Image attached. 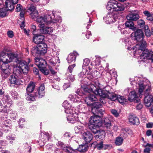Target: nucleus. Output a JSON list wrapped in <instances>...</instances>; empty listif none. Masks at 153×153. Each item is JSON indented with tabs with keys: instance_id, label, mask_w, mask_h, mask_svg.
I'll return each mask as SVG.
<instances>
[{
	"instance_id": "obj_1",
	"label": "nucleus",
	"mask_w": 153,
	"mask_h": 153,
	"mask_svg": "<svg viewBox=\"0 0 153 153\" xmlns=\"http://www.w3.org/2000/svg\"><path fill=\"white\" fill-rule=\"evenodd\" d=\"M52 15H49L44 17H38L37 19V22L39 23L38 27L40 28V32L45 34H50L53 31V29L51 27L46 26L50 25L52 26L56 24L57 25L59 23L62 22V19L60 17L57 18H55L54 13L51 12Z\"/></svg>"
},
{
	"instance_id": "obj_2",
	"label": "nucleus",
	"mask_w": 153,
	"mask_h": 153,
	"mask_svg": "<svg viewBox=\"0 0 153 153\" xmlns=\"http://www.w3.org/2000/svg\"><path fill=\"white\" fill-rule=\"evenodd\" d=\"M143 79L142 78L136 77L134 81L131 82V84L134 85V83H136L138 85L139 97L140 98L142 97V93L144 90V103L146 106L149 107L153 102V96L150 94L152 91L150 86L149 85H147Z\"/></svg>"
},
{
	"instance_id": "obj_3",
	"label": "nucleus",
	"mask_w": 153,
	"mask_h": 153,
	"mask_svg": "<svg viewBox=\"0 0 153 153\" xmlns=\"http://www.w3.org/2000/svg\"><path fill=\"white\" fill-rule=\"evenodd\" d=\"M132 39L137 41L139 43L134 47L133 46V45L131 43L130 44L129 42H128L126 44V46H128L127 48L129 50H134L135 49V53H139L140 51L141 52L144 48L146 46V42L143 40L144 37V33L141 29H138L132 33L131 34Z\"/></svg>"
},
{
	"instance_id": "obj_4",
	"label": "nucleus",
	"mask_w": 153,
	"mask_h": 153,
	"mask_svg": "<svg viewBox=\"0 0 153 153\" xmlns=\"http://www.w3.org/2000/svg\"><path fill=\"white\" fill-rule=\"evenodd\" d=\"M95 84V82H94ZM92 85H94L93 84H88L86 87L82 88L83 90L86 93V94L88 96L86 98L85 102L87 105L92 106V109L96 108L97 110L99 108H101L102 106V104L99 102H95L94 103H91V102L94 101H95L97 100L98 97H101L99 94H96L93 90H92L90 87Z\"/></svg>"
},
{
	"instance_id": "obj_5",
	"label": "nucleus",
	"mask_w": 153,
	"mask_h": 153,
	"mask_svg": "<svg viewBox=\"0 0 153 153\" xmlns=\"http://www.w3.org/2000/svg\"><path fill=\"white\" fill-rule=\"evenodd\" d=\"M90 87L96 94H99L102 98H107L113 101H115L117 99L118 96L116 94L111 93L105 89L102 90L101 89V85L97 80L95 82V85H92Z\"/></svg>"
},
{
	"instance_id": "obj_6",
	"label": "nucleus",
	"mask_w": 153,
	"mask_h": 153,
	"mask_svg": "<svg viewBox=\"0 0 153 153\" xmlns=\"http://www.w3.org/2000/svg\"><path fill=\"white\" fill-rule=\"evenodd\" d=\"M62 106L65 109V112L67 114V120L69 122L71 123H75L77 120L78 115L76 112L74 107L66 100L62 104Z\"/></svg>"
},
{
	"instance_id": "obj_7",
	"label": "nucleus",
	"mask_w": 153,
	"mask_h": 153,
	"mask_svg": "<svg viewBox=\"0 0 153 153\" xmlns=\"http://www.w3.org/2000/svg\"><path fill=\"white\" fill-rule=\"evenodd\" d=\"M17 57V55L14 53H6L2 51L0 53V68H1L2 66L13 61Z\"/></svg>"
},
{
	"instance_id": "obj_8",
	"label": "nucleus",
	"mask_w": 153,
	"mask_h": 153,
	"mask_svg": "<svg viewBox=\"0 0 153 153\" xmlns=\"http://www.w3.org/2000/svg\"><path fill=\"white\" fill-rule=\"evenodd\" d=\"M90 62V60L88 58L84 59L83 63L82 66V72L79 75L80 77V80L82 81V78H87L90 79L88 76L90 75L91 73L92 69L88 66Z\"/></svg>"
},
{
	"instance_id": "obj_9",
	"label": "nucleus",
	"mask_w": 153,
	"mask_h": 153,
	"mask_svg": "<svg viewBox=\"0 0 153 153\" xmlns=\"http://www.w3.org/2000/svg\"><path fill=\"white\" fill-rule=\"evenodd\" d=\"M106 9L108 10L118 12L125 9L124 6L115 0H110L107 3Z\"/></svg>"
},
{
	"instance_id": "obj_10",
	"label": "nucleus",
	"mask_w": 153,
	"mask_h": 153,
	"mask_svg": "<svg viewBox=\"0 0 153 153\" xmlns=\"http://www.w3.org/2000/svg\"><path fill=\"white\" fill-rule=\"evenodd\" d=\"M47 45L43 42L37 44L36 47L34 48L32 51V54L36 53L38 54H44L46 52Z\"/></svg>"
},
{
	"instance_id": "obj_11",
	"label": "nucleus",
	"mask_w": 153,
	"mask_h": 153,
	"mask_svg": "<svg viewBox=\"0 0 153 153\" xmlns=\"http://www.w3.org/2000/svg\"><path fill=\"white\" fill-rule=\"evenodd\" d=\"M18 68L16 72L18 73H23L25 74H26L29 70V67L26 62L24 60H21L19 63Z\"/></svg>"
},
{
	"instance_id": "obj_12",
	"label": "nucleus",
	"mask_w": 153,
	"mask_h": 153,
	"mask_svg": "<svg viewBox=\"0 0 153 153\" xmlns=\"http://www.w3.org/2000/svg\"><path fill=\"white\" fill-rule=\"evenodd\" d=\"M89 123L88 125H92L97 127H100L102 125L101 118L100 116L96 115L92 116L90 117Z\"/></svg>"
},
{
	"instance_id": "obj_13",
	"label": "nucleus",
	"mask_w": 153,
	"mask_h": 153,
	"mask_svg": "<svg viewBox=\"0 0 153 153\" xmlns=\"http://www.w3.org/2000/svg\"><path fill=\"white\" fill-rule=\"evenodd\" d=\"M146 47V46L144 48V49L141 52L140 51V53H135V49L134 50H135V53H134V54H140V53H141L142 52V53L140 55V57L141 60L143 62H145L148 59H150V51H149L147 49H145L143 51Z\"/></svg>"
},
{
	"instance_id": "obj_14",
	"label": "nucleus",
	"mask_w": 153,
	"mask_h": 153,
	"mask_svg": "<svg viewBox=\"0 0 153 153\" xmlns=\"http://www.w3.org/2000/svg\"><path fill=\"white\" fill-rule=\"evenodd\" d=\"M128 92L130 91V93H129L128 100L130 102H134L138 103L140 101V100L138 98V96L136 94L135 91H131L130 88H128L127 89Z\"/></svg>"
},
{
	"instance_id": "obj_15",
	"label": "nucleus",
	"mask_w": 153,
	"mask_h": 153,
	"mask_svg": "<svg viewBox=\"0 0 153 153\" xmlns=\"http://www.w3.org/2000/svg\"><path fill=\"white\" fill-rule=\"evenodd\" d=\"M35 64L40 69L44 68L46 67V62L45 60L42 58H36L35 59Z\"/></svg>"
},
{
	"instance_id": "obj_16",
	"label": "nucleus",
	"mask_w": 153,
	"mask_h": 153,
	"mask_svg": "<svg viewBox=\"0 0 153 153\" xmlns=\"http://www.w3.org/2000/svg\"><path fill=\"white\" fill-rule=\"evenodd\" d=\"M115 16L112 13H109L105 17H104V20L107 24H110L116 21Z\"/></svg>"
},
{
	"instance_id": "obj_17",
	"label": "nucleus",
	"mask_w": 153,
	"mask_h": 153,
	"mask_svg": "<svg viewBox=\"0 0 153 153\" xmlns=\"http://www.w3.org/2000/svg\"><path fill=\"white\" fill-rule=\"evenodd\" d=\"M33 37V41L36 44H38L43 42L44 39V36L41 34H37L34 35Z\"/></svg>"
},
{
	"instance_id": "obj_18",
	"label": "nucleus",
	"mask_w": 153,
	"mask_h": 153,
	"mask_svg": "<svg viewBox=\"0 0 153 153\" xmlns=\"http://www.w3.org/2000/svg\"><path fill=\"white\" fill-rule=\"evenodd\" d=\"M45 87L43 85H42L39 87L35 93V96L39 98H42L45 94L44 90Z\"/></svg>"
},
{
	"instance_id": "obj_19",
	"label": "nucleus",
	"mask_w": 153,
	"mask_h": 153,
	"mask_svg": "<svg viewBox=\"0 0 153 153\" xmlns=\"http://www.w3.org/2000/svg\"><path fill=\"white\" fill-rule=\"evenodd\" d=\"M126 17L128 20L135 21L137 20L140 17L137 13L134 12L129 14Z\"/></svg>"
},
{
	"instance_id": "obj_20",
	"label": "nucleus",
	"mask_w": 153,
	"mask_h": 153,
	"mask_svg": "<svg viewBox=\"0 0 153 153\" xmlns=\"http://www.w3.org/2000/svg\"><path fill=\"white\" fill-rule=\"evenodd\" d=\"M82 138L86 143H89L92 139V134L89 131L84 132L82 135Z\"/></svg>"
},
{
	"instance_id": "obj_21",
	"label": "nucleus",
	"mask_w": 153,
	"mask_h": 153,
	"mask_svg": "<svg viewBox=\"0 0 153 153\" xmlns=\"http://www.w3.org/2000/svg\"><path fill=\"white\" fill-rule=\"evenodd\" d=\"M40 140L42 142L43 144L41 146H43L46 142L48 140L49 136V134L46 132H42L41 133Z\"/></svg>"
},
{
	"instance_id": "obj_22",
	"label": "nucleus",
	"mask_w": 153,
	"mask_h": 153,
	"mask_svg": "<svg viewBox=\"0 0 153 153\" xmlns=\"http://www.w3.org/2000/svg\"><path fill=\"white\" fill-rule=\"evenodd\" d=\"M78 55L77 52L74 51L71 53L68 56L67 60L69 63H71L73 61H75L76 56Z\"/></svg>"
},
{
	"instance_id": "obj_23",
	"label": "nucleus",
	"mask_w": 153,
	"mask_h": 153,
	"mask_svg": "<svg viewBox=\"0 0 153 153\" xmlns=\"http://www.w3.org/2000/svg\"><path fill=\"white\" fill-rule=\"evenodd\" d=\"M129 122L131 124L137 125L139 124V120L138 118L135 116L130 115L128 118Z\"/></svg>"
},
{
	"instance_id": "obj_24",
	"label": "nucleus",
	"mask_w": 153,
	"mask_h": 153,
	"mask_svg": "<svg viewBox=\"0 0 153 153\" xmlns=\"http://www.w3.org/2000/svg\"><path fill=\"white\" fill-rule=\"evenodd\" d=\"M9 81L11 84L15 85H19L22 83V82L21 80L17 79L15 76L13 75H11L10 76Z\"/></svg>"
},
{
	"instance_id": "obj_25",
	"label": "nucleus",
	"mask_w": 153,
	"mask_h": 153,
	"mask_svg": "<svg viewBox=\"0 0 153 153\" xmlns=\"http://www.w3.org/2000/svg\"><path fill=\"white\" fill-rule=\"evenodd\" d=\"M77 94L80 97L81 93L80 92L77 93ZM70 100L74 102H77L80 101V97L76 95H70L68 97Z\"/></svg>"
},
{
	"instance_id": "obj_26",
	"label": "nucleus",
	"mask_w": 153,
	"mask_h": 153,
	"mask_svg": "<svg viewBox=\"0 0 153 153\" xmlns=\"http://www.w3.org/2000/svg\"><path fill=\"white\" fill-rule=\"evenodd\" d=\"M102 122V125L104 127L107 129H110L111 127V121L107 117H105L103 120Z\"/></svg>"
},
{
	"instance_id": "obj_27",
	"label": "nucleus",
	"mask_w": 153,
	"mask_h": 153,
	"mask_svg": "<svg viewBox=\"0 0 153 153\" xmlns=\"http://www.w3.org/2000/svg\"><path fill=\"white\" fill-rule=\"evenodd\" d=\"M5 65L2 66L1 69L2 70V75L4 78H6L7 76L10 74V70L9 68L7 67L6 68L4 67ZM7 65V66H8Z\"/></svg>"
},
{
	"instance_id": "obj_28",
	"label": "nucleus",
	"mask_w": 153,
	"mask_h": 153,
	"mask_svg": "<svg viewBox=\"0 0 153 153\" xmlns=\"http://www.w3.org/2000/svg\"><path fill=\"white\" fill-rule=\"evenodd\" d=\"M143 146L145 148L143 151L144 153H150L151 148H153V144L144 143L143 145Z\"/></svg>"
},
{
	"instance_id": "obj_29",
	"label": "nucleus",
	"mask_w": 153,
	"mask_h": 153,
	"mask_svg": "<svg viewBox=\"0 0 153 153\" xmlns=\"http://www.w3.org/2000/svg\"><path fill=\"white\" fill-rule=\"evenodd\" d=\"M5 4L7 10H11L14 9V6L13 5L15 4L13 3V2L10 0H7L5 1Z\"/></svg>"
},
{
	"instance_id": "obj_30",
	"label": "nucleus",
	"mask_w": 153,
	"mask_h": 153,
	"mask_svg": "<svg viewBox=\"0 0 153 153\" xmlns=\"http://www.w3.org/2000/svg\"><path fill=\"white\" fill-rule=\"evenodd\" d=\"M30 16H31L32 18L33 19H36V21L37 22V19L38 17H44L45 16H45H49V15H44L42 16H38V11H35L33 13H30Z\"/></svg>"
},
{
	"instance_id": "obj_31",
	"label": "nucleus",
	"mask_w": 153,
	"mask_h": 153,
	"mask_svg": "<svg viewBox=\"0 0 153 153\" xmlns=\"http://www.w3.org/2000/svg\"><path fill=\"white\" fill-rule=\"evenodd\" d=\"M125 25L126 27L129 28L132 30H136V27L134 26V23L132 21H126L125 23Z\"/></svg>"
},
{
	"instance_id": "obj_32",
	"label": "nucleus",
	"mask_w": 153,
	"mask_h": 153,
	"mask_svg": "<svg viewBox=\"0 0 153 153\" xmlns=\"http://www.w3.org/2000/svg\"><path fill=\"white\" fill-rule=\"evenodd\" d=\"M35 87V84L33 82H30L27 88V91L28 92L31 93L33 91Z\"/></svg>"
},
{
	"instance_id": "obj_33",
	"label": "nucleus",
	"mask_w": 153,
	"mask_h": 153,
	"mask_svg": "<svg viewBox=\"0 0 153 153\" xmlns=\"http://www.w3.org/2000/svg\"><path fill=\"white\" fill-rule=\"evenodd\" d=\"M123 141V138L121 137H118L116 138L115 143L117 146H120L122 144Z\"/></svg>"
},
{
	"instance_id": "obj_34",
	"label": "nucleus",
	"mask_w": 153,
	"mask_h": 153,
	"mask_svg": "<svg viewBox=\"0 0 153 153\" xmlns=\"http://www.w3.org/2000/svg\"><path fill=\"white\" fill-rule=\"evenodd\" d=\"M87 146L85 145H80L78 148V151L81 152H83L87 150Z\"/></svg>"
},
{
	"instance_id": "obj_35",
	"label": "nucleus",
	"mask_w": 153,
	"mask_h": 153,
	"mask_svg": "<svg viewBox=\"0 0 153 153\" xmlns=\"http://www.w3.org/2000/svg\"><path fill=\"white\" fill-rule=\"evenodd\" d=\"M89 129L92 131V132L95 134H99L100 131L95 128L97 126H92V125H88Z\"/></svg>"
},
{
	"instance_id": "obj_36",
	"label": "nucleus",
	"mask_w": 153,
	"mask_h": 153,
	"mask_svg": "<svg viewBox=\"0 0 153 153\" xmlns=\"http://www.w3.org/2000/svg\"><path fill=\"white\" fill-rule=\"evenodd\" d=\"M62 153H74V151L69 148L64 147Z\"/></svg>"
},
{
	"instance_id": "obj_37",
	"label": "nucleus",
	"mask_w": 153,
	"mask_h": 153,
	"mask_svg": "<svg viewBox=\"0 0 153 153\" xmlns=\"http://www.w3.org/2000/svg\"><path fill=\"white\" fill-rule=\"evenodd\" d=\"M7 10L5 8H3L0 9V16L3 17L6 16Z\"/></svg>"
},
{
	"instance_id": "obj_38",
	"label": "nucleus",
	"mask_w": 153,
	"mask_h": 153,
	"mask_svg": "<svg viewBox=\"0 0 153 153\" xmlns=\"http://www.w3.org/2000/svg\"><path fill=\"white\" fill-rule=\"evenodd\" d=\"M119 102L121 103H123L126 102V99H125L123 97L120 95L118 96L117 99Z\"/></svg>"
},
{
	"instance_id": "obj_39",
	"label": "nucleus",
	"mask_w": 153,
	"mask_h": 153,
	"mask_svg": "<svg viewBox=\"0 0 153 153\" xmlns=\"http://www.w3.org/2000/svg\"><path fill=\"white\" fill-rule=\"evenodd\" d=\"M83 130V127L81 126H76L74 128V130L76 133H79L81 132Z\"/></svg>"
},
{
	"instance_id": "obj_40",
	"label": "nucleus",
	"mask_w": 153,
	"mask_h": 153,
	"mask_svg": "<svg viewBox=\"0 0 153 153\" xmlns=\"http://www.w3.org/2000/svg\"><path fill=\"white\" fill-rule=\"evenodd\" d=\"M26 99L27 100L29 101H33L35 100V97L32 96L30 94H27L26 95Z\"/></svg>"
},
{
	"instance_id": "obj_41",
	"label": "nucleus",
	"mask_w": 153,
	"mask_h": 153,
	"mask_svg": "<svg viewBox=\"0 0 153 153\" xmlns=\"http://www.w3.org/2000/svg\"><path fill=\"white\" fill-rule=\"evenodd\" d=\"M59 49L56 46L52 49V53L53 55H58L59 54Z\"/></svg>"
},
{
	"instance_id": "obj_42",
	"label": "nucleus",
	"mask_w": 153,
	"mask_h": 153,
	"mask_svg": "<svg viewBox=\"0 0 153 153\" xmlns=\"http://www.w3.org/2000/svg\"><path fill=\"white\" fill-rule=\"evenodd\" d=\"M137 24L138 26L140 27H145V22L142 19H140L137 22Z\"/></svg>"
},
{
	"instance_id": "obj_43",
	"label": "nucleus",
	"mask_w": 153,
	"mask_h": 153,
	"mask_svg": "<svg viewBox=\"0 0 153 153\" xmlns=\"http://www.w3.org/2000/svg\"><path fill=\"white\" fill-rule=\"evenodd\" d=\"M10 94L13 97L14 99H17L19 97L17 93L15 91H12L10 92Z\"/></svg>"
},
{
	"instance_id": "obj_44",
	"label": "nucleus",
	"mask_w": 153,
	"mask_h": 153,
	"mask_svg": "<svg viewBox=\"0 0 153 153\" xmlns=\"http://www.w3.org/2000/svg\"><path fill=\"white\" fill-rule=\"evenodd\" d=\"M56 59L57 60L56 61H54V59L53 58L52 59L50 60L49 61L50 63L51 64V65H54L57 63H59V59L58 57H56Z\"/></svg>"
},
{
	"instance_id": "obj_45",
	"label": "nucleus",
	"mask_w": 153,
	"mask_h": 153,
	"mask_svg": "<svg viewBox=\"0 0 153 153\" xmlns=\"http://www.w3.org/2000/svg\"><path fill=\"white\" fill-rule=\"evenodd\" d=\"M25 10V9L24 8L21 4H17L16 8V10L17 12L22 11Z\"/></svg>"
},
{
	"instance_id": "obj_46",
	"label": "nucleus",
	"mask_w": 153,
	"mask_h": 153,
	"mask_svg": "<svg viewBox=\"0 0 153 153\" xmlns=\"http://www.w3.org/2000/svg\"><path fill=\"white\" fill-rule=\"evenodd\" d=\"M40 71L45 75H48L49 74V71L46 68V67L40 69Z\"/></svg>"
},
{
	"instance_id": "obj_47",
	"label": "nucleus",
	"mask_w": 153,
	"mask_h": 153,
	"mask_svg": "<svg viewBox=\"0 0 153 153\" xmlns=\"http://www.w3.org/2000/svg\"><path fill=\"white\" fill-rule=\"evenodd\" d=\"M147 28H146V27H145V32L146 36H151L150 31L149 29H148V26L146 27Z\"/></svg>"
},
{
	"instance_id": "obj_48",
	"label": "nucleus",
	"mask_w": 153,
	"mask_h": 153,
	"mask_svg": "<svg viewBox=\"0 0 153 153\" xmlns=\"http://www.w3.org/2000/svg\"><path fill=\"white\" fill-rule=\"evenodd\" d=\"M28 10L31 13H33L35 11H37L36 7L33 5H31L28 8Z\"/></svg>"
},
{
	"instance_id": "obj_49",
	"label": "nucleus",
	"mask_w": 153,
	"mask_h": 153,
	"mask_svg": "<svg viewBox=\"0 0 153 153\" xmlns=\"http://www.w3.org/2000/svg\"><path fill=\"white\" fill-rule=\"evenodd\" d=\"M111 113L116 117H117L119 116V114L117 111L114 109H112L111 111Z\"/></svg>"
},
{
	"instance_id": "obj_50",
	"label": "nucleus",
	"mask_w": 153,
	"mask_h": 153,
	"mask_svg": "<svg viewBox=\"0 0 153 153\" xmlns=\"http://www.w3.org/2000/svg\"><path fill=\"white\" fill-rule=\"evenodd\" d=\"M110 74L112 76H113L115 77H117V75L116 74V72L114 70H111Z\"/></svg>"
},
{
	"instance_id": "obj_51",
	"label": "nucleus",
	"mask_w": 153,
	"mask_h": 153,
	"mask_svg": "<svg viewBox=\"0 0 153 153\" xmlns=\"http://www.w3.org/2000/svg\"><path fill=\"white\" fill-rule=\"evenodd\" d=\"M96 111L97 112V113L99 115H100V116H99L100 117L101 116H102L104 112V111L102 109H99V110L97 109Z\"/></svg>"
},
{
	"instance_id": "obj_52",
	"label": "nucleus",
	"mask_w": 153,
	"mask_h": 153,
	"mask_svg": "<svg viewBox=\"0 0 153 153\" xmlns=\"http://www.w3.org/2000/svg\"><path fill=\"white\" fill-rule=\"evenodd\" d=\"M92 22V20L91 18H90L89 19V22H88V24L87 25V26L86 27V28L87 29H88L91 25V23Z\"/></svg>"
},
{
	"instance_id": "obj_53",
	"label": "nucleus",
	"mask_w": 153,
	"mask_h": 153,
	"mask_svg": "<svg viewBox=\"0 0 153 153\" xmlns=\"http://www.w3.org/2000/svg\"><path fill=\"white\" fill-rule=\"evenodd\" d=\"M75 64H74L73 65H70L69 66L68 70L71 73L72 71V70L74 68L75 66Z\"/></svg>"
},
{
	"instance_id": "obj_54",
	"label": "nucleus",
	"mask_w": 153,
	"mask_h": 153,
	"mask_svg": "<svg viewBox=\"0 0 153 153\" xmlns=\"http://www.w3.org/2000/svg\"><path fill=\"white\" fill-rule=\"evenodd\" d=\"M96 146L98 149H101L103 147V143L102 142H100V143L97 145Z\"/></svg>"
},
{
	"instance_id": "obj_55",
	"label": "nucleus",
	"mask_w": 153,
	"mask_h": 153,
	"mask_svg": "<svg viewBox=\"0 0 153 153\" xmlns=\"http://www.w3.org/2000/svg\"><path fill=\"white\" fill-rule=\"evenodd\" d=\"M67 78L68 80L71 81H73L75 79L74 76L72 75H69L68 76Z\"/></svg>"
},
{
	"instance_id": "obj_56",
	"label": "nucleus",
	"mask_w": 153,
	"mask_h": 153,
	"mask_svg": "<svg viewBox=\"0 0 153 153\" xmlns=\"http://www.w3.org/2000/svg\"><path fill=\"white\" fill-rule=\"evenodd\" d=\"M25 10H23L21 12L20 14V16L21 18L20 19H21L22 20H24L25 19L24 17V14L25 13Z\"/></svg>"
},
{
	"instance_id": "obj_57",
	"label": "nucleus",
	"mask_w": 153,
	"mask_h": 153,
	"mask_svg": "<svg viewBox=\"0 0 153 153\" xmlns=\"http://www.w3.org/2000/svg\"><path fill=\"white\" fill-rule=\"evenodd\" d=\"M7 34L8 37L10 38H12L14 36L13 32L12 31H8L7 33Z\"/></svg>"
},
{
	"instance_id": "obj_58",
	"label": "nucleus",
	"mask_w": 153,
	"mask_h": 153,
	"mask_svg": "<svg viewBox=\"0 0 153 153\" xmlns=\"http://www.w3.org/2000/svg\"><path fill=\"white\" fill-rule=\"evenodd\" d=\"M9 96L8 95H5L3 96L2 100L5 102H7L8 101Z\"/></svg>"
},
{
	"instance_id": "obj_59",
	"label": "nucleus",
	"mask_w": 153,
	"mask_h": 153,
	"mask_svg": "<svg viewBox=\"0 0 153 153\" xmlns=\"http://www.w3.org/2000/svg\"><path fill=\"white\" fill-rule=\"evenodd\" d=\"M36 29V27L35 25H32L31 26V30H32V33L34 35Z\"/></svg>"
},
{
	"instance_id": "obj_60",
	"label": "nucleus",
	"mask_w": 153,
	"mask_h": 153,
	"mask_svg": "<svg viewBox=\"0 0 153 153\" xmlns=\"http://www.w3.org/2000/svg\"><path fill=\"white\" fill-rule=\"evenodd\" d=\"M143 14L145 15V16L147 17H149V16L152 13H150L147 10H145L143 12Z\"/></svg>"
},
{
	"instance_id": "obj_61",
	"label": "nucleus",
	"mask_w": 153,
	"mask_h": 153,
	"mask_svg": "<svg viewBox=\"0 0 153 153\" xmlns=\"http://www.w3.org/2000/svg\"><path fill=\"white\" fill-rule=\"evenodd\" d=\"M15 137L14 135H12L11 136H9L7 137V139L9 140H15Z\"/></svg>"
},
{
	"instance_id": "obj_62",
	"label": "nucleus",
	"mask_w": 153,
	"mask_h": 153,
	"mask_svg": "<svg viewBox=\"0 0 153 153\" xmlns=\"http://www.w3.org/2000/svg\"><path fill=\"white\" fill-rule=\"evenodd\" d=\"M146 19L149 21H153V14L152 13L149 17H147Z\"/></svg>"
},
{
	"instance_id": "obj_63",
	"label": "nucleus",
	"mask_w": 153,
	"mask_h": 153,
	"mask_svg": "<svg viewBox=\"0 0 153 153\" xmlns=\"http://www.w3.org/2000/svg\"><path fill=\"white\" fill-rule=\"evenodd\" d=\"M33 72L34 74L36 75H37L39 74V71L38 69L35 68H33Z\"/></svg>"
},
{
	"instance_id": "obj_64",
	"label": "nucleus",
	"mask_w": 153,
	"mask_h": 153,
	"mask_svg": "<svg viewBox=\"0 0 153 153\" xmlns=\"http://www.w3.org/2000/svg\"><path fill=\"white\" fill-rule=\"evenodd\" d=\"M153 127V123H149L146 124V127L147 128H151Z\"/></svg>"
}]
</instances>
